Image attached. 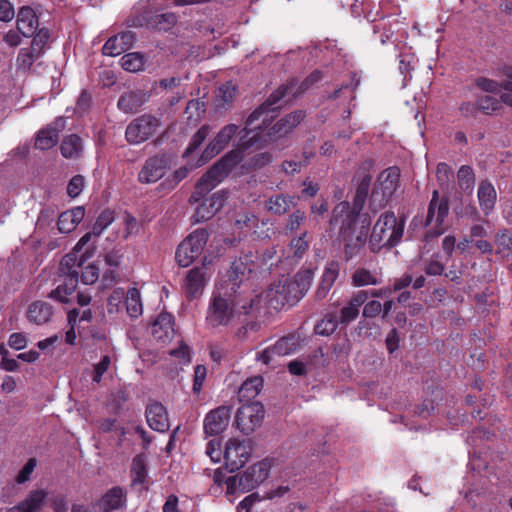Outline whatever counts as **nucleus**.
Instances as JSON below:
<instances>
[{"label": "nucleus", "instance_id": "nucleus-32", "mask_svg": "<svg viewBox=\"0 0 512 512\" xmlns=\"http://www.w3.org/2000/svg\"><path fill=\"white\" fill-rule=\"evenodd\" d=\"M263 388V379L260 376H254L245 380L238 390V399L240 402H249L256 398Z\"/></svg>", "mask_w": 512, "mask_h": 512}, {"label": "nucleus", "instance_id": "nucleus-3", "mask_svg": "<svg viewBox=\"0 0 512 512\" xmlns=\"http://www.w3.org/2000/svg\"><path fill=\"white\" fill-rule=\"evenodd\" d=\"M255 305L251 293H236L233 287L215 285L205 313L209 328L228 327L242 315L250 313Z\"/></svg>", "mask_w": 512, "mask_h": 512}, {"label": "nucleus", "instance_id": "nucleus-16", "mask_svg": "<svg viewBox=\"0 0 512 512\" xmlns=\"http://www.w3.org/2000/svg\"><path fill=\"white\" fill-rule=\"evenodd\" d=\"M227 197L223 191H219L206 198L196 208L193 215L195 222H204L211 219L224 205Z\"/></svg>", "mask_w": 512, "mask_h": 512}, {"label": "nucleus", "instance_id": "nucleus-45", "mask_svg": "<svg viewBox=\"0 0 512 512\" xmlns=\"http://www.w3.org/2000/svg\"><path fill=\"white\" fill-rule=\"evenodd\" d=\"M298 345L299 341L297 337L287 336L279 339L273 346L276 355L285 356L295 352Z\"/></svg>", "mask_w": 512, "mask_h": 512}, {"label": "nucleus", "instance_id": "nucleus-48", "mask_svg": "<svg viewBox=\"0 0 512 512\" xmlns=\"http://www.w3.org/2000/svg\"><path fill=\"white\" fill-rule=\"evenodd\" d=\"M458 184L461 190L471 191L475 183V175L471 167L463 165L457 173Z\"/></svg>", "mask_w": 512, "mask_h": 512}, {"label": "nucleus", "instance_id": "nucleus-13", "mask_svg": "<svg viewBox=\"0 0 512 512\" xmlns=\"http://www.w3.org/2000/svg\"><path fill=\"white\" fill-rule=\"evenodd\" d=\"M231 418V409L228 406H219L209 413L204 418V432L209 436H216L221 434L228 426Z\"/></svg>", "mask_w": 512, "mask_h": 512}, {"label": "nucleus", "instance_id": "nucleus-14", "mask_svg": "<svg viewBox=\"0 0 512 512\" xmlns=\"http://www.w3.org/2000/svg\"><path fill=\"white\" fill-rule=\"evenodd\" d=\"M167 168L168 163L165 156L149 157L138 173V180L145 184L155 183L165 175Z\"/></svg>", "mask_w": 512, "mask_h": 512}, {"label": "nucleus", "instance_id": "nucleus-62", "mask_svg": "<svg viewBox=\"0 0 512 512\" xmlns=\"http://www.w3.org/2000/svg\"><path fill=\"white\" fill-rule=\"evenodd\" d=\"M85 185V179L82 175H75L69 181L67 186V193L71 198H76L80 195Z\"/></svg>", "mask_w": 512, "mask_h": 512}, {"label": "nucleus", "instance_id": "nucleus-12", "mask_svg": "<svg viewBox=\"0 0 512 512\" xmlns=\"http://www.w3.org/2000/svg\"><path fill=\"white\" fill-rule=\"evenodd\" d=\"M264 414L265 410L260 402L244 404L237 411L236 426L242 433L248 435L261 425Z\"/></svg>", "mask_w": 512, "mask_h": 512}, {"label": "nucleus", "instance_id": "nucleus-58", "mask_svg": "<svg viewBox=\"0 0 512 512\" xmlns=\"http://www.w3.org/2000/svg\"><path fill=\"white\" fill-rule=\"evenodd\" d=\"M436 177L441 187H448L450 182L454 179V174L448 164L439 163L437 165Z\"/></svg>", "mask_w": 512, "mask_h": 512}, {"label": "nucleus", "instance_id": "nucleus-44", "mask_svg": "<svg viewBox=\"0 0 512 512\" xmlns=\"http://www.w3.org/2000/svg\"><path fill=\"white\" fill-rule=\"evenodd\" d=\"M145 58L141 53H127L121 58V66L128 72H138L144 68Z\"/></svg>", "mask_w": 512, "mask_h": 512}, {"label": "nucleus", "instance_id": "nucleus-55", "mask_svg": "<svg viewBox=\"0 0 512 512\" xmlns=\"http://www.w3.org/2000/svg\"><path fill=\"white\" fill-rule=\"evenodd\" d=\"M31 48L34 50L36 54H42L44 47L47 45L50 34L46 28L37 29L34 33Z\"/></svg>", "mask_w": 512, "mask_h": 512}, {"label": "nucleus", "instance_id": "nucleus-10", "mask_svg": "<svg viewBox=\"0 0 512 512\" xmlns=\"http://www.w3.org/2000/svg\"><path fill=\"white\" fill-rule=\"evenodd\" d=\"M252 453L248 441L231 438L225 443L223 458L227 469L231 472L242 468L250 459Z\"/></svg>", "mask_w": 512, "mask_h": 512}, {"label": "nucleus", "instance_id": "nucleus-23", "mask_svg": "<svg viewBox=\"0 0 512 512\" xmlns=\"http://www.w3.org/2000/svg\"><path fill=\"white\" fill-rule=\"evenodd\" d=\"M17 30L24 37H31L37 31L39 26L38 17L29 6H23L17 13Z\"/></svg>", "mask_w": 512, "mask_h": 512}, {"label": "nucleus", "instance_id": "nucleus-39", "mask_svg": "<svg viewBox=\"0 0 512 512\" xmlns=\"http://www.w3.org/2000/svg\"><path fill=\"white\" fill-rule=\"evenodd\" d=\"M307 232L301 236L295 237L291 240L286 254L287 258H293L296 262L303 258L309 248V242L306 240Z\"/></svg>", "mask_w": 512, "mask_h": 512}, {"label": "nucleus", "instance_id": "nucleus-47", "mask_svg": "<svg viewBox=\"0 0 512 512\" xmlns=\"http://www.w3.org/2000/svg\"><path fill=\"white\" fill-rule=\"evenodd\" d=\"M338 323L339 320L335 314H326L323 319L315 326V332L318 335L329 336L335 332L338 327Z\"/></svg>", "mask_w": 512, "mask_h": 512}, {"label": "nucleus", "instance_id": "nucleus-33", "mask_svg": "<svg viewBox=\"0 0 512 512\" xmlns=\"http://www.w3.org/2000/svg\"><path fill=\"white\" fill-rule=\"evenodd\" d=\"M124 303L130 318L137 319L143 314V302L138 288L131 287L126 291Z\"/></svg>", "mask_w": 512, "mask_h": 512}, {"label": "nucleus", "instance_id": "nucleus-28", "mask_svg": "<svg viewBox=\"0 0 512 512\" xmlns=\"http://www.w3.org/2000/svg\"><path fill=\"white\" fill-rule=\"evenodd\" d=\"M85 216V209L82 206H77L65 212H62L58 218V229L61 233L72 232L77 225L83 220Z\"/></svg>", "mask_w": 512, "mask_h": 512}, {"label": "nucleus", "instance_id": "nucleus-60", "mask_svg": "<svg viewBox=\"0 0 512 512\" xmlns=\"http://www.w3.org/2000/svg\"><path fill=\"white\" fill-rule=\"evenodd\" d=\"M202 161L203 158L201 156L200 159L195 164H187L183 167H180L173 173L172 179L170 181L173 182L174 186L177 185L179 182L185 179L189 172H191L193 169L204 165L205 163H202Z\"/></svg>", "mask_w": 512, "mask_h": 512}, {"label": "nucleus", "instance_id": "nucleus-15", "mask_svg": "<svg viewBox=\"0 0 512 512\" xmlns=\"http://www.w3.org/2000/svg\"><path fill=\"white\" fill-rule=\"evenodd\" d=\"M237 131L238 126L236 124L225 125L203 151L202 163H206L214 156L219 154L230 142V140L237 133Z\"/></svg>", "mask_w": 512, "mask_h": 512}, {"label": "nucleus", "instance_id": "nucleus-26", "mask_svg": "<svg viewBox=\"0 0 512 512\" xmlns=\"http://www.w3.org/2000/svg\"><path fill=\"white\" fill-rule=\"evenodd\" d=\"M52 306L45 301L32 302L26 311L27 319L36 325H44L51 320Z\"/></svg>", "mask_w": 512, "mask_h": 512}, {"label": "nucleus", "instance_id": "nucleus-27", "mask_svg": "<svg viewBox=\"0 0 512 512\" xmlns=\"http://www.w3.org/2000/svg\"><path fill=\"white\" fill-rule=\"evenodd\" d=\"M148 97L147 93L141 90L129 91L120 96L117 107L124 113H135Z\"/></svg>", "mask_w": 512, "mask_h": 512}, {"label": "nucleus", "instance_id": "nucleus-61", "mask_svg": "<svg viewBox=\"0 0 512 512\" xmlns=\"http://www.w3.org/2000/svg\"><path fill=\"white\" fill-rule=\"evenodd\" d=\"M111 365V358L109 355L102 356L101 360L95 364L93 373V382L100 383L103 375L108 371Z\"/></svg>", "mask_w": 512, "mask_h": 512}, {"label": "nucleus", "instance_id": "nucleus-2", "mask_svg": "<svg viewBox=\"0 0 512 512\" xmlns=\"http://www.w3.org/2000/svg\"><path fill=\"white\" fill-rule=\"evenodd\" d=\"M365 200L366 198L355 195L352 206L349 202L342 201L332 212L330 227L338 228L340 240L344 243L346 261L357 257L367 241L370 222L367 219H364L361 225L357 222Z\"/></svg>", "mask_w": 512, "mask_h": 512}, {"label": "nucleus", "instance_id": "nucleus-4", "mask_svg": "<svg viewBox=\"0 0 512 512\" xmlns=\"http://www.w3.org/2000/svg\"><path fill=\"white\" fill-rule=\"evenodd\" d=\"M404 232V221H398L393 212H385L376 221L371 236L370 248L378 252L383 247L397 245Z\"/></svg>", "mask_w": 512, "mask_h": 512}, {"label": "nucleus", "instance_id": "nucleus-22", "mask_svg": "<svg viewBox=\"0 0 512 512\" xmlns=\"http://www.w3.org/2000/svg\"><path fill=\"white\" fill-rule=\"evenodd\" d=\"M151 332L157 341H170L175 333L173 316L167 312L160 313L152 324Z\"/></svg>", "mask_w": 512, "mask_h": 512}, {"label": "nucleus", "instance_id": "nucleus-43", "mask_svg": "<svg viewBox=\"0 0 512 512\" xmlns=\"http://www.w3.org/2000/svg\"><path fill=\"white\" fill-rule=\"evenodd\" d=\"M378 283L377 274L365 268L356 269L352 275V285L355 287L377 285Z\"/></svg>", "mask_w": 512, "mask_h": 512}, {"label": "nucleus", "instance_id": "nucleus-24", "mask_svg": "<svg viewBox=\"0 0 512 512\" xmlns=\"http://www.w3.org/2000/svg\"><path fill=\"white\" fill-rule=\"evenodd\" d=\"M339 272L340 265L337 261H330L326 264L321 281L316 289V297L318 299H323L328 295L339 276Z\"/></svg>", "mask_w": 512, "mask_h": 512}, {"label": "nucleus", "instance_id": "nucleus-40", "mask_svg": "<svg viewBox=\"0 0 512 512\" xmlns=\"http://www.w3.org/2000/svg\"><path fill=\"white\" fill-rule=\"evenodd\" d=\"M236 94V87L232 82H226L218 88L216 95V107L218 110H226L231 106Z\"/></svg>", "mask_w": 512, "mask_h": 512}, {"label": "nucleus", "instance_id": "nucleus-5", "mask_svg": "<svg viewBox=\"0 0 512 512\" xmlns=\"http://www.w3.org/2000/svg\"><path fill=\"white\" fill-rule=\"evenodd\" d=\"M270 463L267 460L260 461L250 466L240 476H230L226 480V494L228 496L235 495L238 491L245 493L255 489L263 483L270 470Z\"/></svg>", "mask_w": 512, "mask_h": 512}, {"label": "nucleus", "instance_id": "nucleus-63", "mask_svg": "<svg viewBox=\"0 0 512 512\" xmlns=\"http://www.w3.org/2000/svg\"><path fill=\"white\" fill-rule=\"evenodd\" d=\"M37 465V461L35 458H30L27 463L23 466V468L19 471L16 481L19 484H23L30 479L31 474L33 473L35 467Z\"/></svg>", "mask_w": 512, "mask_h": 512}, {"label": "nucleus", "instance_id": "nucleus-42", "mask_svg": "<svg viewBox=\"0 0 512 512\" xmlns=\"http://www.w3.org/2000/svg\"><path fill=\"white\" fill-rule=\"evenodd\" d=\"M177 22V17L173 13H162L156 15L152 21H150L146 16L142 19H138V24L143 25L146 24L148 26H155L160 30H167L171 26H173Z\"/></svg>", "mask_w": 512, "mask_h": 512}, {"label": "nucleus", "instance_id": "nucleus-54", "mask_svg": "<svg viewBox=\"0 0 512 512\" xmlns=\"http://www.w3.org/2000/svg\"><path fill=\"white\" fill-rule=\"evenodd\" d=\"M114 221L113 211L107 209L103 211L96 219L93 225V235L99 236Z\"/></svg>", "mask_w": 512, "mask_h": 512}, {"label": "nucleus", "instance_id": "nucleus-52", "mask_svg": "<svg viewBox=\"0 0 512 512\" xmlns=\"http://www.w3.org/2000/svg\"><path fill=\"white\" fill-rule=\"evenodd\" d=\"M40 56L41 55L36 54L31 47L20 49L19 54L17 56L18 68L23 70L30 69L34 61L38 59Z\"/></svg>", "mask_w": 512, "mask_h": 512}, {"label": "nucleus", "instance_id": "nucleus-41", "mask_svg": "<svg viewBox=\"0 0 512 512\" xmlns=\"http://www.w3.org/2000/svg\"><path fill=\"white\" fill-rule=\"evenodd\" d=\"M59 140L58 130L56 128L48 127L42 129L36 138L35 146L41 150H48L54 147Z\"/></svg>", "mask_w": 512, "mask_h": 512}, {"label": "nucleus", "instance_id": "nucleus-59", "mask_svg": "<svg viewBox=\"0 0 512 512\" xmlns=\"http://www.w3.org/2000/svg\"><path fill=\"white\" fill-rule=\"evenodd\" d=\"M170 355L178 359L179 364L187 365L191 362L190 348L183 341L179 343V346L176 349L170 351Z\"/></svg>", "mask_w": 512, "mask_h": 512}, {"label": "nucleus", "instance_id": "nucleus-8", "mask_svg": "<svg viewBox=\"0 0 512 512\" xmlns=\"http://www.w3.org/2000/svg\"><path fill=\"white\" fill-rule=\"evenodd\" d=\"M208 240L205 229H196L177 247L175 260L180 267H188L202 253Z\"/></svg>", "mask_w": 512, "mask_h": 512}, {"label": "nucleus", "instance_id": "nucleus-20", "mask_svg": "<svg viewBox=\"0 0 512 512\" xmlns=\"http://www.w3.org/2000/svg\"><path fill=\"white\" fill-rule=\"evenodd\" d=\"M146 419L150 428L155 431L163 433L170 427L167 410L159 402H153L147 406Z\"/></svg>", "mask_w": 512, "mask_h": 512}, {"label": "nucleus", "instance_id": "nucleus-21", "mask_svg": "<svg viewBox=\"0 0 512 512\" xmlns=\"http://www.w3.org/2000/svg\"><path fill=\"white\" fill-rule=\"evenodd\" d=\"M304 116L303 111H295L277 121L267 133L269 140L274 141L288 134L304 119Z\"/></svg>", "mask_w": 512, "mask_h": 512}, {"label": "nucleus", "instance_id": "nucleus-7", "mask_svg": "<svg viewBox=\"0 0 512 512\" xmlns=\"http://www.w3.org/2000/svg\"><path fill=\"white\" fill-rule=\"evenodd\" d=\"M449 213V203L446 197H440L437 190L433 191L425 219L427 228L426 238H436L444 233V221Z\"/></svg>", "mask_w": 512, "mask_h": 512}, {"label": "nucleus", "instance_id": "nucleus-53", "mask_svg": "<svg viewBox=\"0 0 512 512\" xmlns=\"http://www.w3.org/2000/svg\"><path fill=\"white\" fill-rule=\"evenodd\" d=\"M478 109L487 115H491L494 112L501 109V101L492 96H482L478 98Z\"/></svg>", "mask_w": 512, "mask_h": 512}, {"label": "nucleus", "instance_id": "nucleus-31", "mask_svg": "<svg viewBox=\"0 0 512 512\" xmlns=\"http://www.w3.org/2000/svg\"><path fill=\"white\" fill-rule=\"evenodd\" d=\"M130 477L132 486H144L148 483L147 459L144 454H138L132 459Z\"/></svg>", "mask_w": 512, "mask_h": 512}, {"label": "nucleus", "instance_id": "nucleus-64", "mask_svg": "<svg viewBox=\"0 0 512 512\" xmlns=\"http://www.w3.org/2000/svg\"><path fill=\"white\" fill-rule=\"evenodd\" d=\"M28 340L24 333L14 332L9 336L8 345L14 350H22L27 346Z\"/></svg>", "mask_w": 512, "mask_h": 512}, {"label": "nucleus", "instance_id": "nucleus-29", "mask_svg": "<svg viewBox=\"0 0 512 512\" xmlns=\"http://www.w3.org/2000/svg\"><path fill=\"white\" fill-rule=\"evenodd\" d=\"M368 293L366 291L357 292L351 300L340 310L339 322L348 324L355 320L359 314L360 307L366 302Z\"/></svg>", "mask_w": 512, "mask_h": 512}, {"label": "nucleus", "instance_id": "nucleus-25", "mask_svg": "<svg viewBox=\"0 0 512 512\" xmlns=\"http://www.w3.org/2000/svg\"><path fill=\"white\" fill-rule=\"evenodd\" d=\"M47 492L34 490L19 504L13 506L8 512H39L45 503Z\"/></svg>", "mask_w": 512, "mask_h": 512}, {"label": "nucleus", "instance_id": "nucleus-18", "mask_svg": "<svg viewBox=\"0 0 512 512\" xmlns=\"http://www.w3.org/2000/svg\"><path fill=\"white\" fill-rule=\"evenodd\" d=\"M126 502V491L120 486H114L103 494L98 500L97 506L102 512H112L124 508Z\"/></svg>", "mask_w": 512, "mask_h": 512}, {"label": "nucleus", "instance_id": "nucleus-9", "mask_svg": "<svg viewBox=\"0 0 512 512\" xmlns=\"http://www.w3.org/2000/svg\"><path fill=\"white\" fill-rule=\"evenodd\" d=\"M160 126L161 121L156 116L141 115L127 125L125 139L131 145H139L153 137Z\"/></svg>", "mask_w": 512, "mask_h": 512}, {"label": "nucleus", "instance_id": "nucleus-37", "mask_svg": "<svg viewBox=\"0 0 512 512\" xmlns=\"http://www.w3.org/2000/svg\"><path fill=\"white\" fill-rule=\"evenodd\" d=\"M474 84L483 92L498 94L502 89L512 92V82L503 81L498 82L487 77H478L475 79Z\"/></svg>", "mask_w": 512, "mask_h": 512}, {"label": "nucleus", "instance_id": "nucleus-6", "mask_svg": "<svg viewBox=\"0 0 512 512\" xmlns=\"http://www.w3.org/2000/svg\"><path fill=\"white\" fill-rule=\"evenodd\" d=\"M399 178L400 170L395 166L379 174L370 196V207L373 211H378L387 205L399 185Z\"/></svg>", "mask_w": 512, "mask_h": 512}, {"label": "nucleus", "instance_id": "nucleus-57", "mask_svg": "<svg viewBox=\"0 0 512 512\" xmlns=\"http://www.w3.org/2000/svg\"><path fill=\"white\" fill-rule=\"evenodd\" d=\"M285 283H286L287 294H286V296L282 297L281 299L282 300L288 299L289 305L292 306V305L296 304L305 294L299 287H297L294 279H291V280L286 279Z\"/></svg>", "mask_w": 512, "mask_h": 512}, {"label": "nucleus", "instance_id": "nucleus-38", "mask_svg": "<svg viewBox=\"0 0 512 512\" xmlns=\"http://www.w3.org/2000/svg\"><path fill=\"white\" fill-rule=\"evenodd\" d=\"M294 205V197L278 194L271 196L266 202V208L274 214H284Z\"/></svg>", "mask_w": 512, "mask_h": 512}, {"label": "nucleus", "instance_id": "nucleus-49", "mask_svg": "<svg viewBox=\"0 0 512 512\" xmlns=\"http://www.w3.org/2000/svg\"><path fill=\"white\" fill-rule=\"evenodd\" d=\"M497 253L502 257L512 255V234L507 230H503L496 235Z\"/></svg>", "mask_w": 512, "mask_h": 512}, {"label": "nucleus", "instance_id": "nucleus-46", "mask_svg": "<svg viewBox=\"0 0 512 512\" xmlns=\"http://www.w3.org/2000/svg\"><path fill=\"white\" fill-rule=\"evenodd\" d=\"M209 133L210 127L208 125H203L201 128H199L198 131L191 138L188 147L184 151L183 158L189 159L192 156V154L203 143V141L207 138Z\"/></svg>", "mask_w": 512, "mask_h": 512}, {"label": "nucleus", "instance_id": "nucleus-19", "mask_svg": "<svg viewBox=\"0 0 512 512\" xmlns=\"http://www.w3.org/2000/svg\"><path fill=\"white\" fill-rule=\"evenodd\" d=\"M134 42L131 31L121 32L110 37L103 45L102 52L106 56L115 57L129 50Z\"/></svg>", "mask_w": 512, "mask_h": 512}, {"label": "nucleus", "instance_id": "nucleus-17", "mask_svg": "<svg viewBox=\"0 0 512 512\" xmlns=\"http://www.w3.org/2000/svg\"><path fill=\"white\" fill-rule=\"evenodd\" d=\"M247 271L251 272V269L241 259L235 260L227 271L226 276L216 285L233 287L236 293H249L242 289L243 279Z\"/></svg>", "mask_w": 512, "mask_h": 512}, {"label": "nucleus", "instance_id": "nucleus-1", "mask_svg": "<svg viewBox=\"0 0 512 512\" xmlns=\"http://www.w3.org/2000/svg\"><path fill=\"white\" fill-rule=\"evenodd\" d=\"M322 78L320 71L312 72L299 85L298 81L292 79L285 85L280 86L269 98L247 118L244 128L239 132L240 140L238 147L217 161L196 183L195 189L189 198L190 203L199 202L218 184H220L229 172L238 165L244 156V152L251 148H262L264 142L263 132L271 124L281 107L280 101L287 98V101L309 89L314 83Z\"/></svg>", "mask_w": 512, "mask_h": 512}, {"label": "nucleus", "instance_id": "nucleus-34", "mask_svg": "<svg viewBox=\"0 0 512 512\" xmlns=\"http://www.w3.org/2000/svg\"><path fill=\"white\" fill-rule=\"evenodd\" d=\"M478 200L484 213L489 214L496 203V191L490 182L482 181L480 183L478 188Z\"/></svg>", "mask_w": 512, "mask_h": 512}, {"label": "nucleus", "instance_id": "nucleus-36", "mask_svg": "<svg viewBox=\"0 0 512 512\" xmlns=\"http://www.w3.org/2000/svg\"><path fill=\"white\" fill-rule=\"evenodd\" d=\"M61 154L65 158H78L83 151L81 138L76 134L66 136L60 145Z\"/></svg>", "mask_w": 512, "mask_h": 512}, {"label": "nucleus", "instance_id": "nucleus-51", "mask_svg": "<svg viewBox=\"0 0 512 512\" xmlns=\"http://www.w3.org/2000/svg\"><path fill=\"white\" fill-rule=\"evenodd\" d=\"M314 278V270L312 268H303L295 276L294 281L304 294L308 292Z\"/></svg>", "mask_w": 512, "mask_h": 512}, {"label": "nucleus", "instance_id": "nucleus-56", "mask_svg": "<svg viewBox=\"0 0 512 512\" xmlns=\"http://www.w3.org/2000/svg\"><path fill=\"white\" fill-rule=\"evenodd\" d=\"M79 311L77 308L70 310L67 314V321L70 329L65 333V342L69 345H74L76 341L75 327L77 325Z\"/></svg>", "mask_w": 512, "mask_h": 512}, {"label": "nucleus", "instance_id": "nucleus-35", "mask_svg": "<svg viewBox=\"0 0 512 512\" xmlns=\"http://www.w3.org/2000/svg\"><path fill=\"white\" fill-rule=\"evenodd\" d=\"M287 289H286V283L284 281H279L278 283H274L271 285V287L266 291L265 297L267 299L268 304L273 307L274 309H279L280 307L284 306L285 304L289 305L288 299H281L282 297L286 296Z\"/></svg>", "mask_w": 512, "mask_h": 512}, {"label": "nucleus", "instance_id": "nucleus-50", "mask_svg": "<svg viewBox=\"0 0 512 512\" xmlns=\"http://www.w3.org/2000/svg\"><path fill=\"white\" fill-rule=\"evenodd\" d=\"M126 291L123 288L114 289L107 298V311L109 314L117 313L125 301Z\"/></svg>", "mask_w": 512, "mask_h": 512}, {"label": "nucleus", "instance_id": "nucleus-30", "mask_svg": "<svg viewBox=\"0 0 512 512\" xmlns=\"http://www.w3.org/2000/svg\"><path fill=\"white\" fill-rule=\"evenodd\" d=\"M77 285L78 272L72 271L65 277L62 284L58 285L55 290L51 291L49 297L59 302L66 303L69 301V296L75 292Z\"/></svg>", "mask_w": 512, "mask_h": 512}, {"label": "nucleus", "instance_id": "nucleus-11", "mask_svg": "<svg viewBox=\"0 0 512 512\" xmlns=\"http://www.w3.org/2000/svg\"><path fill=\"white\" fill-rule=\"evenodd\" d=\"M211 277V273L206 266V257L200 266H196L188 271L182 288L186 298L190 301L198 299L202 296L205 287Z\"/></svg>", "mask_w": 512, "mask_h": 512}]
</instances>
